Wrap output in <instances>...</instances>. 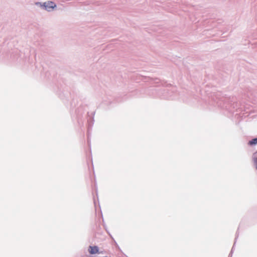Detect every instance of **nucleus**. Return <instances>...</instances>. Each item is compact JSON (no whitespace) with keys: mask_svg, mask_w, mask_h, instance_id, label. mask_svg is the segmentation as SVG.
Listing matches in <instances>:
<instances>
[{"mask_svg":"<svg viewBox=\"0 0 257 257\" xmlns=\"http://www.w3.org/2000/svg\"><path fill=\"white\" fill-rule=\"evenodd\" d=\"M248 144L250 146L257 144V138L253 139L248 142Z\"/></svg>","mask_w":257,"mask_h":257,"instance_id":"nucleus-3","label":"nucleus"},{"mask_svg":"<svg viewBox=\"0 0 257 257\" xmlns=\"http://www.w3.org/2000/svg\"><path fill=\"white\" fill-rule=\"evenodd\" d=\"M88 251L90 254H95L98 252V248L96 246H90L89 247Z\"/></svg>","mask_w":257,"mask_h":257,"instance_id":"nucleus-2","label":"nucleus"},{"mask_svg":"<svg viewBox=\"0 0 257 257\" xmlns=\"http://www.w3.org/2000/svg\"><path fill=\"white\" fill-rule=\"evenodd\" d=\"M42 6L44 7L46 10L49 11L51 9L55 8L56 7V5L54 3L48 1V2L44 3Z\"/></svg>","mask_w":257,"mask_h":257,"instance_id":"nucleus-1","label":"nucleus"}]
</instances>
